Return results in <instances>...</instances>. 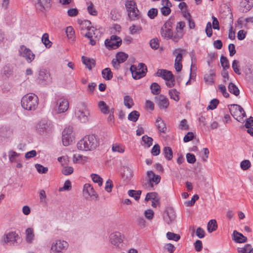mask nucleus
Returning <instances> with one entry per match:
<instances>
[{
    "mask_svg": "<svg viewBox=\"0 0 253 253\" xmlns=\"http://www.w3.org/2000/svg\"><path fill=\"white\" fill-rule=\"evenodd\" d=\"M19 56L24 58L28 63H31L35 58V55L26 46L22 45L18 50Z\"/></svg>",
    "mask_w": 253,
    "mask_h": 253,
    "instance_id": "nucleus-9",
    "label": "nucleus"
},
{
    "mask_svg": "<svg viewBox=\"0 0 253 253\" xmlns=\"http://www.w3.org/2000/svg\"><path fill=\"white\" fill-rule=\"evenodd\" d=\"M182 60V55L181 53H178L176 55L174 61V68L177 72H180L182 68L181 61Z\"/></svg>",
    "mask_w": 253,
    "mask_h": 253,
    "instance_id": "nucleus-28",
    "label": "nucleus"
},
{
    "mask_svg": "<svg viewBox=\"0 0 253 253\" xmlns=\"http://www.w3.org/2000/svg\"><path fill=\"white\" fill-rule=\"evenodd\" d=\"M150 200H153L156 202H159V198L158 196V194L156 192L148 193L145 197V200L148 201Z\"/></svg>",
    "mask_w": 253,
    "mask_h": 253,
    "instance_id": "nucleus-41",
    "label": "nucleus"
},
{
    "mask_svg": "<svg viewBox=\"0 0 253 253\" xmlns=\"http://www.w3.org/2000/svg\"><path fill=\"white\" fill-rule=\"evenodd\" d=\"M72 131L71 127L65 128L62 132V143L64 146H68L72 142Z\"/></svg>",
    "mask_w": 253,
    "mask_h": 253,
    "instance_id": "nucleus-12",
    "label": "nucleus"
},
{
    "mask_svg": "<svg viewBox=\"0 0 253 253\" xmlns=\"http://www.w3.org/2000/svg\"><path fill=\"white\" fill-rule=\"evenodd\" d=\"M173 23V18H170L168 20L161 29V34L162 37L166 39H171L173 41L174 36L171 30Z\"/></svg>",
    "mask_w": 253,
    "mask_h": 253,
    "instance_id": "nucleus-5",
    "label": "nucleus"
},
{
    "mask_svg": "<svg viewBox=\"0 0 253 253\" xmlns=\"http://www.w3.org/2000/svg\"><path fill=\"white\" fill-rule=\"evenodd\" d=\"M13 74V67L9 64H6L2 68V74L7 78L12 76Z\"/></svg>",
    "mask_w": 253,
    "mask_h": 253,
    "instance_id": "nucleus-31",
    "label": "nucleus"
},
{
    "mask_svg": "<svg viewBox=\"0 0 253 253\" xmlns=\"http://www.w3.org/2000/svg\"><path fill=\"white\" fill-rule=\"evenodd\" d=\"M228 90L231 93L234 94L235 96H238L240 94L239 89L236 85L232 83H230L229 84Z\"/></svg>",
    "mask_w": 253,
    "mask_h": 253,
    "instance_id": "nucleus-43",
    "label": "nucleus"
},
{
    "mask_svg": "<svg viewBox=\"0 0 253 253\" xmlns=\"http://www.w3.org/2000/svg\"><path fill=\"white\" fill-rule=\"evenodd\" d=\"M68 243L64 240H57L53 241L50 248V253H60L66 251L68 247Z\"/></svg>",
    "mask_w": 253,
    "mask_h": 253,
    "instance_id": "nucleus-7",
    "label": "nucleus"
},
{
    "mask_svg": "<svg viewBox=\"0 0 253 253\" xmlns=\"http://www.w3.org/2000/svg\"><path fill=\"white\" fill-rule=\"evenodd\" d=\"M147 174L148 178L147 184H143V186L147 187V185H148V187L152 188L154 186V183L156 185L160 182L161 176L155 174L153 171L151 170L148 171Z\"/></svg>",
    "mask_w": 253,
    "mask_h": 253,
    "instance_id": "nucleus-10",
    "label": "nucleus"
},
{
    "mask_svg": "<svg viewBox=\"0 0 253 253\" xmlns=\"http://www.w3.org/2000/svg\"><path fill=\"white\" fill-rule=\"evenodd\" d=\"M38 79L41 84H45L50 82L49 73L45 69H41L39 73Z\"/></svg>",
    "mask_w": 253,
    "mask_h": 253,
    "instance_id": "nucleus-16",
    "label": "nucleus"
},
{
    "mask_svg": "<svg viewBox=\"0 0 253 253\" xmlns=\"http://www.w3.org/2000/svg\"><path fill=\"white\" fill-rule=\"evenodd\" d=\"M166 215L164 219L168 224H171L175 219L176 215L174 210L171 208H168L166 211Z\"/></svg>",
    "mask_w": 253,
    "mask_h": 253,
    "instance_id": "nucleus-18",
    "label": "nucleus"
},
{
    "mask_svg": "<svg viewBox=\"0 0 253 253\" xmlns=\"http://www.w3.org/2000/svg\"><path fill=\"white\" fill-rule=\"evenodd\" d=\"M156 126L160 132L164 134L167 132V127L164 122L162 120L161 117H158L156 121Z\"/></svg>",
    "mask_w": 253,
    "mask_h": 253,
    "instance_id": "nucleus-25",
    "label": "nucleus"
},
{
    "mask_svg": "<svg viewBox=\"0 0 253 253\" xmlns=\"http://www.w3.org/2000/svg\"><path fill=\"white\" fill-rule=\"evenodd\" d=\"M156 75L158 77H161L167 81H169L173 79L172 73L167 70L159 69L156 73Z\"/></svg>",
    "mask_w": 253,
    "mask_h": 253,
    "instance_id": "nucleus-22",
    "label": "nucleus"
},
{
    "mask_svg": "<svg viewBox=\"0 0 253 253\" xmlns=\"http://www.w3.org/2000/svg\"><path fill=\"white\" fill-rule=\"evenodd\" d=\"M50 1L51 0H38V2L36 4V6L42 10L44 8L45 6L48 7L50 6Z\"/></svg>",
    "mask_w": 253,
    "mask_h": 253,
    "instance_id": "nucleus-36",
    "label": "nucleus"
},
{
    "mask_svg": "<svg viewBox=\"0 0 253 253\" xmlns=\"http://www.w3.org/2000/svg\"><path fill=\"white\" fill-rule=\"evenodd\" d=\"M91 176L94 182L98 183L99 186L102 185V178L101 177L96 174H92Z\"/></svg>",
    "mask_w": 253,
    "mask_h": 253,
    "instance_id": "nucleus-56",
    "label": "nucleus"
},
{
    "mask_svg": "<svg viewBox=\"0 0 253 253\" xmlns=\"http://www.w3.org/2000/svg\"><path fill=\"white\" fill-rule=\"evenodd\" d=\"M153 141V138L147 135H143L142 137V141L143 142V143H142V145L144 147H150L152 145Z\"/></svg>",
    "mask_w": 253,
    "mask_h": 253,
    "instance_id": "nucleus-34",
    "label": "nucleus"
},
{
    "mask_svg": "<svg viewBox=\"0 0 253 253\" xmlns=\"http://www.w3.org/2000/svg\"><path fill=\"white\" fill-rule=\"evenodd\" d=\"M75 115L81 123H85L88 121L89 112L84 102H81L77 104Z\"/></svg>",
    "mask_w": 253,
    "mask_h": 253,
    "instance_id": "nucleus-3",
    "label": "nucleus"
},
{
    "mask_svg": "<svg viewBox=\"0 0 253 253\" xmlns=\"http://www.w3.org/2000/svg\"><path fill=\"white\" fill-rule=\"evenodd\" d=\"M244 126L246 128H248V129H249V128H253L252 127L253 126V117H250L249 118L246 119Z\"/></svg>",
    "mask_w": 253,
    "mask_h": 253,
    "instance_id": "nucleus-64",
    "label": "nucleus"
},
{
    "mask_svg": "<svg viewBox=\"0 0 253 253\" xmlns=\"http://www.w3.org/2000/svg\"><path fill=\"white\" fill-rule=\"evenodd\" d=\"M199 198V197L198 195H194L190 201H186L185 202V205L187 207H191L194 205L196 201L198 200Z\"/></svg>",
    "mask_w": 253,
    "mask_h": 253,
    "instance_id": "nucleus-57",
    "label": "nucleus"
},
{
    "mask_svg": "<svg viewBox=\"0 0 253 253\" xmlns=\"http://www.w3.org/2000/svg\"><path fill=\"white\" fill-rule=\"evenodd\" d=\"M155 101L161 109H165L169 105L168 99L163 95H159L155 97Z\"/></svg>",
    "mask_w": 253,
    "mask_h": 253,
    "instance_id": "nucleus-17",
    "label": "nucleus"
},
{
    "mask_svg": "<svg viewBox=\"0 0 253 253\" xmlns=\"http://www.w3.org/2000/svg\"><path fill=\"white\" fill-rule=\"evenodd\" d=\"M163 154L164 155V156L166 159L168 161H170L172 159L173 153L170 147H165L163 150Z\"/></svg>",
    "mask_w": 253,
    "mask_h": 253,
    "instance_id": "nucleus-32",
    "label": "nucleus"
},
{
    "mask_svg": "<svg viewBox=\"0 0 253 253\" xmlns=\"http://www.w3.org/2000/svg\"><path fill=\"white\" fill-rule=\"evenodd\" d=\"M251 167V163L248 160H244L240 163V167L243 170L248 169Z\"/></svg>",
    "mask_w": 253,
    "mask_h": 253,
    "instance_id": "nucleus-51",
    "label": "nucleus"
},
{
    "mask_svg": "<svg viewBox=\"0 0 253 253\" xmlns=\"http://www.w3.org/2000/svg\"><path fill=\"white\" fill-rule=\"evenodd\" d=\"M82 60L83 64L85 65L89 70H91L92 67L95 65V61L93 59H90L83 56L82 57Z\"/></svg>",
    "mask_w": 253,
    "mask_h": 253,
    "instance_id": "nucleus-29",
    "label": "nucleus"
},
{
    "mask_svg": "<svg viewBox=\"0 0 253 253\" xmlns=\"http://www.w3.org/2000/svg\"><path fill=\"white\" fill-rule=\"evenodd\" d=\"M18 237V235L15 232H9L2 237L0 243L3 245L8 243L14 245L15 243H17Z\"/></svg>",
    "mask_w": 253,
    "mask_h": 253,
    "instance_id": "nucleus-11",
    "label": "nucleus"
},
{
    "mask_svg": "<svg viewBox=\"0 0 253 253\" xmlns=\"http://www.w3.org/2000/svg\"><path fill=\"white\" fill-rule=\"evenodd\" d=\"M232 239L235 242L238 243H245L247 241L246 237L244 236L242 234L238 232L236 230H234L233 232Z\"/></svg>",
    "mask_w": 253,
    "mask_h": 253,
    "instance_id": "nucleus-23",
    "label": "nucleus"
},
{
    "mask_svg": "<svg viewBox=\"0 0 253 253\" xmlns=\"http://www.w3.org/2000/svg\"><path fill=\"white\" fill-rule=\"evenodd\" d=\"M38 96L32 93L24 95L21 99L22 107L29 111L35 110L38 107Z\"/></svg>",
    "mask_w": 253,
    "mask_h": 253,
    "instance_id": "nucleus-2",
    "label": "nucleus"
},
{
    "mask_svg": "<svg viewBox=\"0 0 253 253\" xmlns=\"http://www.w3.org/2000/svg\"><path fill=\"white\" fill-rule=\"evenodd\" d=\"M20 156V154L13 150H10L8 152L9 159L11 163L18 162V160L16 158Z\"/></svg>",
    "mask_w": 253,
    "mask_h": 253,
    "instance_id": "nucleus-39",
    "label": "nucleus"
},
{
    "mask_svg": "<svg viewBox=\"0 0 253 253\" xmlns=\"http://www.w3.org/2000/svg\"><path fill=\"white\" fill-rule=\"evenodd\" d=\"M127 14L129 19L130 21H135L139 19L141 17L140 12L137 7H136V9L134 8L127 12Z\"/></svg>",
    "mask_w": 253,
    "mask_h": 253,
    "instance_id": "nucleus-26",
    "label": "nucleus"
},
{
    "mask_svg": "<svg viewBox=\"0 0 253 253\" xmlns=\"http://www.w3.org/2000/svg\"><path fill=\"white\" fill-rule=\"evenodd\" d=\"M230 113L232 117L239 122H241L240 119L238 118L240 117V114L243 111V108L239 105L232 104L229 108Z\"/></svg>",
    "mask_w": 253,
    "mask_h": 253,
    "instance_id": "nucleus-14",
    "label": "nucleus"
},
{
    "mask_svg": "<svg viewBox=\"0 0 253 253\" xmlns=\"http://www.w3.org/2000/svg\"><path fill=\"white\" fill-rule=\"evenodd\" d=\"M42 42L46 48H49L52 45V42L49 40V36L47 33H44L42 36Z\"/></svg>",
    "mask_w": 253,
    "mask_h": 253,
    "instance_id": "nucleus-40",
    "label": "nucleus"
},
{
    "mask_svg": "<svg viewBox=\"0 0 253 253\" xmlns=\"http://www.w3.org/2000/svg\"><path fill=\"white\" fill-rule=\"evenodd\" d=\"M179 92L174 88L169 90V95L170 98L176 101H178L179 99Z\"/></svg>",
    "mask_w": 253,
    "mask_h": 253,
    "instance_id": "nucleus-48",
    "label": "nucleus"
},
{
    "mask_svg": "<svg viewBox=\"0 0 253 253\" xmlns=\"http://www.w3.org/2000/svg\"><path fill=\"white\" fill-rule=\"evenodd\" d=\"M139 117V113L137 111H133L128 116V120L133 122H136Z\"/></svg>",
    "mask_w": 253,
    "mask_h": 253,
    "instance_id": "nucleus-45",
    "label": "nucleus"
},
{
    "mask_svg": "<svg viewBox=\"0 0 253 253\" xmlns=\"http://www.w3.org/2000/svg\"><path fill=\"white\" fill-rule=\"evenodd\" d=\"M124 105L128 108H130L133 105L132 99L128 95L124 97Z\"/></svg>",
    "mask_w": 253,
    "mask_h": 253,
    "instance_id": "nucleus-49",
    "label": "nucleus"
},
{
    "mask_svg": "<svg viewBox=\"0 0 253 253\" xmlns=\"http://www.w3.org/2000/svg\"><path fill=\"white\" fill-rule=\"evenodd\" d=\"M217 227V225L215 219H211L209 221L207 228L208 231L209 233H211L212 232L216 230Z\"/></svg>",
    "mask_w": 253,
    "mask_h": 253,
    "instance_id": "nucleus-38",
    "label": "nucleus"
},
{
    "mask_svg": "<svg viewBox=\"0 0 253 253\" xmlns=\"http://www.w3.org/2000/svg\"><path fill=\"white\" fill-rule=\"evenodd\" d=\"M102 77L106 80H110L113 78V73L109 68H106L102 71Z\"/></svg>",
    "mask_w": 253,
    "mask_h": 253,
    "instance_id": "nucleus-37",
    "label": "nucleus"
},
{
    "mask_svg": "<svg viewBox=\"0 0 253 253\" xmlns=\"http://www.w3.org/2000/svg\"><path fill=\"white\" fill-rule=\"evenodd\" d=\"M84 193L86 199L87 198V197L85 196L86 194H87L88 197H94L96 200L98 198V195L94 191L93 186L90 184L86 183L84 184Z\"/></svg>",
    "mask_w": 253,
    "mask_h": 253,
    "instance_id": "nucleus-19",
    "label": "nucleus"
},
{
    "mask_svg": "<svg viewBox=\"0 0 253 253\" xmlns=\"http://www.w3.org/2000/svg\"><path fill=\"white\" fill-rule=\"evenodd\" d=\"M99 145V139L93 134L85 136L77 143V148L82 151H92Z\"/></svg>",
    "mask_w": 253,
    "mask_h": 253,
    "instance_id": "nucleus-1",
    "label": "nucleus"
},
{
    "mask_svg": "<svg viewBox=\"0 0 253 253\" xmlns=\"http://www.w3.org/2000/svg\"><path fill=\"white\" fill-rule=\"evenodd\" d=\"M167 237L169 240H174L175 241H178L180 238V236L179 234L170 232H168L167 233Z\"/></svg>",
    "mask_w": 253,
    "mask_h": 253,
    "instance_id": "nucleus-50",
    "label": "nucleus"
},
{
    "mask_svg": "<svg viewBox=\"0 0 253 253\" xmlns=\"http://www.w3.org/2000/svg\"><path fill=\"white\" fill-rule=\"evenodd\" d=\"M160 153V147L158 144H156L151 150V154L153 156H158Z\"/></svg>",
    "mask_w": 253,
    "mask_h": 253,
    "instance_id": "nucleus-62",
    "label": "nucleus"
},
{
    "mask_svg": "<svg viewBox=\"0 0 253 253\" xmlns=\"http://www.w3.org/2000/svg\"><path fill=\"white\" fill-rule=\"evenodd\" d=\"M110 240L112 244L117 247H118L123 241L121 233L118 232L111 234L110 235Z\"/></svg>",
    "mask_w": 253,
    "mask_h": 253,
    "instance_id": "nucleus-20",
    "label": "nucleus"
},
{
    "mask_svg": "<svg viewBox=\"0 0 253 253\" xmlns=\"http://www.w3.org/2000/svg\"><path fill=\"white\" fill-rule=\"evenodd\" d=\"M35 168L40 173H46L48 171L47 167H44L41 164H36Z\"/></svg>",
    "mask_w": 253,
    "mask_h": 253,
    "instance_id": "nucleus-54",
    "label": "nucleus"
},
{
    "mask_svg": "<svg viewBox=\"0 0 253 253\" xmlns=\"http://www.w3.org/2000/svg\"><path fill=\"white\" fill-rule=\"evenodd\" d=\"M53 128L52 123L47 120H42L36 126V131L39 134H44L50 132Z\"/></svg>",
    "mask_w": 253,
    "mask_h": 253,
    "instance_id": "nucleus-6",
    "label": "nucleus"
},
{
    "mask_svg": "<svg viewBox=\"0 0 253 253\" xmlns=\"http://www.w3.org/2000/svg\"><path fill=\"white\" fill-rule=\"evenodd\" d=\"M66 34L69 39H72L74 37L75 31L71 26H69L66 28Z\"/></svg>",
    "mask_w": 253,
    "mask_h": 253,
    "instance_id": "nucleus-63",
    "label": "nucleus"
},
{
    "mask_svg": "<svg viewBox=\"0 0 253 253\" xmlns=\"http://www.w3.org/2000/svg\"><path fill=\"white\" fill-rule=\"evenodd\" d=\"M116 59L118 62L123 63L128 58V55L123 52H119L116 54Z\"/></svg>",
    "mask_w": 253,
    "mask_h": 253,
    "instance_id": "nucleus-46",
    "label": "nucleus"
},
{
    "mask_svg": "<svg viewBox=\"0 0 253 253\" xmlns=\"http://www.w3.org/2000/svg\"><path fill=\"white\" fill-rule=\"evenodd\" d=\"M132 176V170L129 168L124 167L122 177L125 180H130Z\"/></svg>",
    "mask_w": 253,
    "mask_h": 253,
    "instance_id": "nucleus-33",
    "label": "nucleus"
},
{
    "mask_svg": "<svg viewBox=\"0 0 253 253\" xmlns=\"http://www.w3.org/2000/svg\"><path fill=\"white\" fill-rule=\"evenodd\" d=\"M25 233L26 242L28 243H32L35 237L33 229L32 228H28L26 230Z\"/></svg>",
    "mask_w": 253,
    "mask_h": 253,
    "instance_id": "nucleus-30",
    "label": "nucleus"
},
{
    "mask_svg": "<svg viewBox=\"0 0 253 253\" xmlns=\"http://www.w3.org/2000/svg\"><path fill=\"white\" fill-rule=\"evenodd\" d=\"M215 76V72L213 70H210L209 74L204 76L205 82L208 84H212L214 83V77Z\"/></svg>",
    "mask_w": 253,
    "mask_h": 253,
    "instance_id": "nucleus-27",
    "label": "nucleus"
},
{
    "mask_svg": "<svg viewBox=\"0 0 253 253\" xmlns=\"http://www.w3.org/2000/svg\"><path fill=\"white\" fill-rule=\"evenodd\" d=\"M185 27V23L183 21H180L177 23L176 27V34L174 35L173 41L177 42L181 39L184 35L183 28Z\"/></svg>",
    "mask_w": 253,
    "mask_h": 253,
    "instance_id": "nucleus-15",
    "label": "nucleus"
},
{
    "mask_svg": "<svg viewBox=\"0 0 253 253\" xmlns=\"http://www.w3.org/2000/svg\"><path fill=\"white\" fill-rule=\"evenodd\" d=\"M74 169L72 167H64L62 170L64 175H67L72 174L73 172Z\"/></svg>",
    "mask_w": 253,
    "mask_h": 253,
    "instance_id": "nucleus-60",
    "label": "nucleus"
},
{
    "mask_svg": "<svg viewBox=\"0 0 253 253\" xmlns=\"http://www.w3.org/2000/svg\"><path fill=\"white\" fill-rule=\"evenodd\" d=\"M69 108L68 100L63 98L57 100L56 106V111L57 113H62L66 112Z\"/></svg>",
    "mask_w": 253,
    "mask_h": 253,
    "instance_id": "nucleus-13",
    "label": "nucleus"
},
{
    "mask_svg": "<svg viewBox=\"0 0 253 253\" xmlns=\"http://www.w3.org/2000/svg\"><path fill=\"white\" fill-rule=\"evenodd\" d=\"M220 63L223 69H228L230 67L229 61L225 56L223 55L221 56Z\"/></svg>",
    "mask_w": 253,
    "mask_h": 253,
    "instance_id": "nucleus-52",
    "label": "nucleus"
},
{
    "mask_svg": "<svg viewBox=\"0 0 253 253\" xmlns=\"http://www.w3.org/2000/svg\"><path fill=\"white\" fill-rule=\"evenodd\" d=\"M98 107L101 112L103 114H108L109 112V107L103 101H100L98 103Z\"/></svg>",
    "mask_w": 253,
    "mask_h": 253,
    "instance_id": "nucleus-42",
    "label": "nucleus"
},
{
    "mask_svg": "<svg viewBox=\"0 0 253 253\" xmlns=\"http://www.w3.org/2000/svg\"><path fill=\"white\" fill-rule=\"evenodd\" d=\"M87 4H89L87 6V11L88 13L93 16L96 15L97 12L94 7L93 4L92 2H86Z\"/></svg>",
    "mask_w": 253,
    "mask_h": 253,
    "instance_id": "nucleus-53",
    "label": "nucleus"
},
{
    "mask_svg": "<svg viewBox=\"0 0 253 253\" xmlns=\"http://www.w3.org/2000/svg\"><path fill=\"white\" fill-rule=\"evenodd\" d=\"M130 71L133 78L135 80H138L145 76L147 67L145 64L140 63L137 66L134 65H131L130 68Z\"/></svg>",
    "mask_w": 253,
    "mask_h": 253,
    "instance_id": "nucleus-4",
    "label": "nucleus"
},
{
    "mask_svg": "<svg viewBox=\"0 0 253 253\" xmlns=\"http://www.w3.org/2000/svg\"><path fill=\"white\" fill-rule=\"evenodd\" d=\"M158 14L157 8H152L150 9L147 13L148 16L151 19H153Z\"/></svg>",
    "mask_w": 253,
    "mask_h": 253,
    "instance_id": "nucleus-55",
    "label": "nucleus"
},
{
    "mask_svg": "<svg viewBox=\"0 0 253 253\" xmlns=\"http://www.w3.org/2000/svg\"><path fill=\"white\" fill-rule=\"evenodd\" d=\"M238 64L239 61L238 60H234L233 61L232 67L235 73H236L238 75H240L241 72L239 68Z\"/></svg>",
    "mask_w": 253,
    "mask_h": 253,
    "instance_id": "nucleus-59",
    "label": "nucleus"
},
{
    "mask_svg": "<svg viewBox=\"0 0 253 253\" xmlns=\"http://www.w3.org/2000/svg\"><path fill=\"white\" fill-rule=\"evenodd\" d=\"M205 32L207 36L208 37H211L212 35V26L210 22H209L207 24Z\"/></svg>",
    "mask_w": 253,
    "mask_h": 253,
    "instance_id": "nucleus-61",
    "label": "nucleus"
},
{
    "mask_svg": "<svg viewBox=\"0 0 253 253\" xmlns=\"http://www.w3.org/2000/svg\"><path fill=\"white\" fill-rule=\"evenodd\" d=\"M125 6L127 12L130 11L131 9H136L137 5L134 0H126Z\"/></svg>",
    "mask_w": 253,
    "mask_h": 253,
    "instance_id": "nucleus-35",
    "label": "nucleus"
},
{
    "mask_svg": "<svg viewBox=\"0 0 253 253\" xmlns=\"http://www.w3.org/2000/svg\"><path fill=\"white\" fill-rule=\"evenodd\" d=\"M240 7L242 12L249 11L253 7V0H241Z\"/></svg>",
    "mask_w": 253,
    "mask_h": 253,
    "instance_id": "nucleus-21",
    "label": "nucleus"
},
{
    "mask_svg": "<svg viewBox=\"0 0 253 253\" xmlns=\"http://www.w3.org/2000/svg\"><path fill=\"white\" fill-rule=\"evenodd\" d=\"M151 92L154 95H158L161 92V87L158 84L153 83L150 86Z\"/></svg>",
    "mask_w": 253,
    "mask_h": 253,
    "instance_id": "nucleus-44",
    "label": "nucleus"
},
{
    "mask_svg": "<svg viewBox=\"0 0 253 253\" xmlns=\"http://www.w3.org/2000/svg\"><path fill=\"white\" fill-rule=\"evenodd\" d=\"M92 32H88L85 34V37L89 39V43L94 45L96 44V42L93 39V37L97 38L98 34L99 33V30L97 29L92 30Z\"/></svg>",
    "mask_w": 253,
    "mask_h": 253,
    "instance_id": "nucleus-24",
    "label": "nucleus"
},
{
    "mask_svg": "<svg viewBox=\"0 0 253 253\" xmlns=\"http://www.w3.org/2000/svg\"><path fill=\"white\" fill-rule=\"evenodd\" d=\"M71 183L70 180H66L62 187H60L59 189V191H63L65 190H70L71 189Z\"/></svg>",
    "mask_w": 253,
    "mask_h": 253,
    "instance_id": "nucleus-58",
    "label": "nucleus"
},
{
    "mask_svg": "<svg viewBox=\"0 0 253 253\" xmlns=\"http://www.w3.org/2000/svg\"><path fill=\"white\" fill-rule=\"evenodd\" d=\"M141 194V191L140 190H129L128 191V195L131 197H133L135 200L139 199Z\"/></svg>",
    "mask_w": 253,
    "mask_h": 253,
    "instance_id": "nucleus-47",
    "label": "nucleus"
},
{
    "mask_svg": "<svg viewBox=\"0 0 253 253\" xmlns=\"http://www.w3.org/2000/svg\"><path fill=\"white\" fill-rule=\"evenodd\" d=\"M122 39L118 36L112 35L110 39H106L105 41V46L109 50L118 48L122 44Z\"/></svg>",
    "mask_w": 253,
    "mask_h": 253,
    "instance_id": "nucleus-8",
    "label": "nucleus"
}]
</instances>
